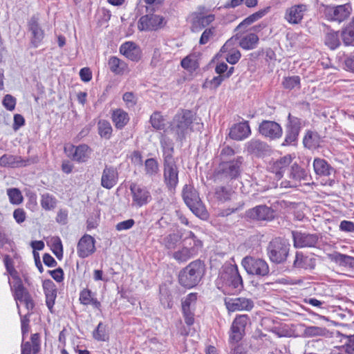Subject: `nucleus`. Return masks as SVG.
I'll list each match as a JSON object with an SVG mask.
<instances>
[{
  "label": "nucleus",
  "mask_w": 354,
  "mask_h": 354,
  "mask_svg": "<svg viewBox=\"0 0 354 354\" xmlns=\"http://www.w3.org/2000/svg\"><path fill=\"white\" fill-rule=\"evenodd\" d=\"M43 288L46 296V306L50 311L53 312V308L57 297V289L54 283L50 279L44 281Z\"/></svg>",
  "instance_id": "29"
},
{
  "label": "nucleus",
  "mask_w": 354,
  "mask_h": 354,
  "mask_svg": "<svg viewBox=\"0 0 354 354\" xmlns=\"http://www.w3.org/2000/svg\"><path fill=\"white\" fill-rule=\"evenodd\" d=\"M290 245L288 241L281 237L272 239L266 248L269 260L275 264L284 263L289 255Z\"/></svg>",
  "instance_id": "5"
},
{
  "label": "nucleus",
  "mask_w": 354,
  "mask_h": 354,
  "mask_svg": "<svg viewBox=\"0 0 354 354\" xmlns=\"http://www.w3.org/2000/svg\"><path fill=\"white\" fill-rule=\"evenodd\" d=\"M50 276L57 282H62L64 279V271L61 268H58L54 270H49Z\"/></svg>",
  "instance_id": "64"
},
{
  "label": "nucleus",
  "mask_w": 354,
  "mask_h": 354,
  "mask_svg": "<svg viewBox=\"0 0 354 354\" xmlns=\"http://www.w3.org/2000/svg\"><path fill=\"white\" fill-rule=\"evenodd\" d=\"M341 37L345 46H354V17L342 28Z\"/></svg>",
  "instance_id": "35"
},
{
  "label": "nucleus",
  "mask_w": 354,
  "mask_h": 354,
  "mask_svg": "<svg viewBox=\"0 0 354 354\" xmlns=\"http://www.w3.org/2000/svg\"><path fill=\"white\" fill-rule=\"evenodd\" d=\"M249 321L247 315L236 316L234 319L230 328V343L231 344L238 343L245 335V326Z\"/></svg>",
  "instance_id": "13"
},
{
  "label": "nucleus",
  "mask_w": 354,
  "mask_h": 354,
  "mask_svg": "<svg viewBox=\"0 0 354 354\" xmlns=\"http://www.w3.org/2000/svg\"><path fill=\"white\" fill-rule=\"evenodd\" d=\"M301 129V120L289 113L286 124L285 139L282 146H297Z\"/></svg>",
  "instance_id": "7"
},
{
  "label": "nucleus",
  "mask_w": 354,
  "mask_h": 354,
  "mask_svg": "<svg viewBox=\"0 0 354 354\" xmlns=\"http://www.w3.org/2000/svg\"><path fill=\"white\" fill-rule=\"evenodd\" d=\"M258 131L261 136L270 140L279 139L283 133L282 128L279 123L266 120L259 124Z\"/></svg>",
  "instance_id": "15"
},
{
  "label": "nucleus",
  "mask_w": 354,
  "mask_h": 354,
  "mask_svg": "<svg viewBox=\"0 0 354 354\" xmlns=\"http://www.w3.org/2000/svg\"><path fill=\"white\" fill-rule=\"evenodd\" d=\"M242 157L230 161L221 162L215 169L212 179L215 183H228L241 174Z\"/></svg>",
  "instance_id": "3"
},
{
  "label": "nucleus",
  "mask_w": 354,
  "mask_h": 354,
  "mask_svg": "<svg viewBox=\"0 0 354 354\" xmlns=\"http://www.w3.org/2000/svg\"><path fill=\"white\" fill-rule=\"evenodd\" d=\"M159 164L156 158H148L145 162V172L146 176L153 178L159 173Z\"/></svg>",
  "instance_id": "42"
},
{
  "label": "nucleus",
  "mask_w": 354,
  "mask_h": 354,
  "mask_svg": "<svg viewBox=\"0 0 354 354\" xmlns=\"http://www.w3.org/2000/svg\"><path fill=\"white\" fill-rule=\"evenodd\" d=\"M150 123L156 130H163L166 127L165 120L160 112H154L150 117Z\"/></svg>",
  "instance_id": "48"
},
{
  "label": "nucleus",
  "mask_w": 354,
  "mask_h": 354,
  "mask_svg": "<svg viewBox=\"0 0 354 354\" xmlns=\"http://www.w3.org/2000/svg\"><path fill=\"white\" fill-rule=\"evenodd\" d=\"M245 150L248 153L254 155L264 154L270 152V147L259 139L253 138L246 142Z\"/></svg>",
  "instance_id": "25"
},
{
  "label": "nucleus",
  "mask_w": 354,
  "mask_h": 354,
  "mask_svg": "<svg viewBox=\"0 0 354 354\" xmlns=\"http://www.w3.org/2000/svg\"><path fill=\"white\" fill-rule=\"evenodd\" d=\"M271 7L267 6L263 9L259 10V11L250 15L245 19H243L235 28V30H241L242 29H245L248 26L254 23L255 21L259 20L266 16L270 11ZM245 32V30H243V32Z\"/></svg>",
  "instance_id": "30"
},
{
  "label": "nucleus",
  "mask_w": 354,
  "mask_h": 354,
  "mask_svg": "<svg viewBox=\"0 0 354 354\" xmlns=\"http://www.w3.org/2000/svg\"><path fill=\"white\" fill-rule=\"evenodd\" d=\"M108 64L110 71L116 75L122 74L127 67L124 62L115 56L109 58Z\"/></svg>",
  "instance_id": "43"
},
{
  "label": "nucleus",
  "mask_w": 354,
  "mask_h": 354,
  "mask_svg": "<svg viewBox=\"0 0 354 354\" xmlns=\"http://www.w3.org/2000/svg\"><path fill=\"white\" fill-rule=\"evenodd\" d=\"M8 196L9 197L10 201L12 204H20L23 201V196L21 195V192L17 188H11L8 189Z\"/></svg>",
  "instance_id": "53"
},
{
  "label": "nucleus",
  "mask_w": 354,
  "mask_h": 354,
  "mask_svg": "<svg viewBox=\"0 0 354 354\" xmlns=\"http://www.w3.org/2000/svg\"><path fill=\"white\" fill-rule=\"evenodd\" d=\"M192 21L191 30L192 32H199L209 26L214 19V15L210 14L206 16L201 13H196Z\"/></svg>",
  "instance_id": "28"
},
{
  "label": "nucleus",
  "mask_w": 354,
  "mask_h": 354,
  "mask_svg": "<svg viewBox=\"0 0 354 354\" xmlns=\"http://www.w3.org/2000/svg\"><path fill=\"white\" fill-rule=\"evenodd\" d=\"M197 299L196 293H189L182 302V308H187L191 309L192 304H194Z\"/></svg>",
  "instance_id": "62"
},
{
  "label": "nucleus",
  "mask_w": 354,
  "mask_h": 354,
  "mask_svg": "<svg viewBox=\"0 0 354 354\" xmlns=\"http://www.w3.org/2000/svg\"><path fill=\"white\" fill-rule=\"evenodd\" d=\"M79 301L84 306L91 305L94 308L100 310L101 303L94 297V293L88 288H84L80 292Z\"/></svg>",
  "instance_id": "32"
},
{
  "label": "nucleus",
  "mask_w": 354,
  "mask_h": 354,
  "mask_svg": "<svg viewBox=\"0 0 354 354\" xmlns=\"http://www.w3.org/2000/svg\"><path fill=\"white\" fill-rule=\"evenodd\" d=\"M88 156H72L71 160H64L62 164V170L66 174H70L73 168V161L78 163L87 161Z\"/></svg>",
  "instance_id": "44"
},
{
  "label": "nucleus",
  "mask_w": 354,
  "mask_h": 354,
  "mask_svg": "<svg viewBox=\"0 0 354 354\" xmlns=\"http://www.w3.org/2000/svg\"><path fill=\"white\" fill-rule=\"evenodd\" d=\"M241 264L247 273L251 275L263 277L270 273L269 266L263 259L247 256L243 259Z\"/></svg>",
  "instance_id": "8"
},
{
  "label": "nucleus",
  "mask_w": 354,
  "mask_h": 354,
  "mask_svg": "<svg viewBox=\"0 0 354 354\" xmlns=\"http://www.w3.org/2000/svg\"><path fill=\"white\" fill-rule=\"evenodd\" d=\"M163 155H171L174 152V143L171 140L166 136H162L160 140Z\"/></svg>",
  "instance_id": "56"
},
{
  "label": "nucleus",
  "mask_w": 354,
  "mask_h": 354,
  "mask_svg": "<svg viewBox=\"0 0 354 354\" xmlns=\"http://www.w3.org/2000/svg\"><path fill=\"white\" fill-rule=\"evenodd\" d=\"M194 114L189 110H182L177 113L171 124L170 131L174 134L176 141L182 142L191 130Z\"/></svg>",
  "instance_id": "4"
},
{
  "label": "nucleus",
  "mask_w": 354,
  "mask_h": 354,
  "mask_svg": "<svg viewBox=\"0 0 354 354\" xmlns=\"http://www.w3.org/2000/svg\"><path fill=\"white\" fill-rule=\"evenodd\" d=\"M251 134V130L248 121L234 124L230 129V137L236 140H241Z\"/></svg>",
  "instance_id": "26"
},
{
  "label": "nucleus",
  "mask_w": 354,
  "mask_h": 354,
  "mask_svg": "<svg viewBox=\"0 0 354 354\" xmlns=\"http://www.w3.org/2000/svg\"><path fill=\"white\" fill-rule=\"evenodd\" d=\"M95 243V241L93 236L84 234L77 243V252L78 256L84 259L93 254L96 250Z\"/></svg>",
  "instance_id": "18"
},
{
  "label": "nucleus",
  "mask_w": 354,
  "mask_h": 354,
  "mask_svg": "<svg viewBox=\"0 0 354 354\" xmlns=\"http://www.w3.org/2000/svg\"><path fill=\"white\" fill-rule=\"evenodd\" d=\"M118 173L115 168L106 166L101 177V185L104 188L110 189L118 183Z\"/></svg>",
  "instance_id": "24"
},
{
  "label": "nucleus",
  "mask_w": 354,
  "mask_h": 354,
  "mask_svg": "<svg viewBox=\"0 0 354 354\" xmlns=\"http://www.w3.org/2000/svg\"><path fill=\"white\" fill-rule=\"evenodd\" d=\"M351 6L344 4L337 6H327L324 13L327 19L342 22L348 17L351 14Z\"/></svg>",
  "instance_id": "16"
},
{
  "label": "nucleus",
  "mask_w": 354,
  "mask_h": 354,
  "mask_svg": "<svg viewBox=\"0 0 354 354\" xmlns=\"http://www.w3.org/2000/svg\"><path fill=\"white\" fill-rule=\"evenodd\" d=\"M13 279L11 290L14 292V298L17 301L22 302L26 297L30 294L28 290L24 286L21 278L18 275L12 274Z\"/></svg>",
  "instance_id": "27"
},
{
  "label": "nucleus",
  "mask_w": 354,
  "mask_h": 354,
  "mask_svg": "<svg viewBox=\"0 0 354 354\" xmlns=\"http://www.w3.org/2000/svg\"><path fill=\"white\" fill-rule=\"evenodd\" d=\"M324 44L330 50L337 49L341 44L339 32L328 28L324 36Z\"/></svg>",
  "instance_id": "38"
},
{
  "label": "nucleus",
  "mask_w": 354,
  "mask_h": 354,
  "mask_svg": "<svg viewBox=\"0 0 354 354\" xmlns=\"http://www.w3.org/2000/svg\"><path fill=\"white\" fill-rule=\"evenodd\" d=\"M326 329L319 326H307L304 330L306 337L324 336L326 335Z\"/></svg>",
  "instance_id": "51"
},
{
  "label": "nucleus",
  "mask_w": 354,
  "mask_h": 354,
  "mask_svg": "<svg viewBox=\"0 0 354 354\" xmlns=\"http://www.w3.org/2000/svg\"><path fill=\"white\" fill-rule=\"evenodd\" d=\"M342 341H344L342 351L347 354H354V335L344 336Z\"/></svg>",
  "instance_id": "52"
},
{
  "label": "nucleus",
  "mask_w": 354,
  "mask_h": 354,
  "mask_svg": "<svg viewBox=\"0 0 354 354\" xmlns=\"http://www.w3.org/2000/svg\"><path fill=\"white\" fill-rule=\"evenodd\" d=\"M180 239L181 236L178 234H169L163 239L162 244L167 250H172L176 248Z\"/></svg>",
  "instance_id": "47"
},
{
  "label": "nucleus",
  "mask_w": 354,
  "mask_h": 354,
  "mask_svg": "<svg viewBox=\"0 0 354 354\" xmlns=\"http://www.w3.org/2000/svg\"><path fill=\"white\" fill-rule=\"evenodd\" d=\"M189 241H190L189 245H191L189 248H195L197 254L198 249L203 245L202 241L199 240L192 231L188 232V236H187L184 240L186 243Z\"/></svg>",
  "instance_id": "54"
},
{
  "label": "nucleus",
  "mask_w": 354,
  "mask_h": 354,
  "mask_svg": "<svg viewBox=\"0 0 354 354\" xmlns=\"http://www.w3.org/2000/svg\"><path fill=\"white\" fill-rule=\"evenodd\" d=\"M120 52L133 62H138L141 59L140 48L133 41H127L122 44L120 47Z\"/></svg>",
  "instance_id": "23"
},
{
  "label": "nucleus",
  "mask_w": 354,
  "mask_h": 354,
  "mask_svg": "<svg viewBox=\"0 0 354 354\" xmlns=\"http://www.w3.org/2000/svg\"><path fill=\"white\" fill-rule=\"evenodd\" d=\"M35 156H0V165L3 167H26L35 162Z\"/></svg>",
  "instance_id": "20"
},
{
  "label": "nucleus",
  "mask_w": 354,
  "mask_h": 354,
  "mask_svg": "<svg viewBox=\"0 0 354 354\" xmlns=\"http://www.w3.org/2000/svg\"><path fill=\"white\" fill-rule=\"evenodd\" d=\"M196 254L195 248L183 247L182 249L173 253L172 257L178 262L187 261Z\"/></svg>",
  "instance_id": "41"
},
{
  "label": "nucleus",
  "mask_w": 354,
  "mask_h": 354,
  "mask_svg": "<svg viewBox=\"0 0 354 354\" xmlns=\"http://www.w3.org/2000/svg\"><path fill=\"white\" fill-rule=\"evenodd\" d=\"M98 133L102 138L109 139L112 133V127L109 122L102 120L97 124Z\"/></svg>",
  "instance_id": "46"
},
{
  "label": "nucleus",
  "mask_w": 354,
  "mask_h": 354,
  "mask_svg": "<svg viewBox=\"0 0 354 354\" xmlns=\"http://www.w3.org/2000/svg\"><path fill=\"white\" fill-rule=\"evenodd\" d=\"M290 176L296 180H301L305 178L306 172L297 164L295 163L291 167Z\"/></svg>",
  "instance_id": "55"
},
{
  "label": "nucleus",
  "mask_w": 354,
  "mask_h": 354,
  "mask_svg": "<svg viewBox=\"0 0 354 354\" xmlns=\"http://www.w3.org/2000/svg\"><path fill=\"white\" fill-rule=\"evenodd\" d=\"M183 198L185 204L196 216L202 219L207 218V211L203 204L198 192L192 185H185L184 186Z\"/></svg>",
  "instance_id": "6"
},
{
  "label": "nucleus",
  "mask_w": 354,
  "mask_h": 354,
  "mask_svg": "<svg viewBox=\"0 0 354 354\" xmlns=\"http://www.w3.org/2000/svg\"><path fill=\"white\" fill-rule=\"evenodd\" d=\"M234 194V192L230 187L218 186L215 188V198L221 203L230 201Z\"/></svg>",
  "instance_id": "39"
},
{
  "label": "nucleus",
  "mask_w": 354,
  "mask_h": 354,
  "mask_svg": "<svg viewBox=\"0 0 354 354\" xmlns=\"http://www.w3.org/2000/svg\"><path fill=\"white\" fill-rule=\"evenodd\" d=\"M57 199L53 195L46 193L41 195V206L45 210H52L57 205Z\"/></svg>",
  "instance_id": "45"
},
{
  "label": "nucleus",
  "mask_w": 354,
  "mask_h": 354,
  "mask_svg": "<svg viewBox=\"0 0 354 354\" xmlns=\"http://www.w3.org/2000/svg\"><path fill=\"white\" fill-rule=\"evenodd\" d=\"M166 21L165 18L157 15H146L142 16L138 22V28L141 31L156 30L162 28Z\"/></svg>",
  "instance_id": "14"
},
{
  "label": "nucleus",
  "mask_w": 354,
  "mask_h": 354,
  "mask_svg": "<svg viewBox=\"0 0 354 354\" xmlns=\"http://www.w3.org/2000/svg\"><path fill=\"white\" fill-rule=\"evenodd\" d=\"M321 142L322 138L318 133L310 130L306 131L303 139L304 147L309 149H315L319 147Z\"/></svg>",
  "instance_id": "34"
},
{
  "label": "nucleus",
  "mask_w": 354,
  "mask_h": 354,
  "mask_svg": "<svg viewBox=\"0 0 354 354\" xmlns=\"http://www.w3.org/2000/svg\"><path fill=\"white\" fill-rule=\"evenodd\" d=\"M214 33H215V28L214 27L206 28L203 31V32L202 33V35L201 36V38L199 40V44L201 45L206 44L209 41V39L214 35Z\"/></svg>",
  "instance_id": "59"
},
{
  "label": "nucleus",
  "mask_w": 354,
  "mask_h": 354,
  "mask_svg": "<svg viewBox=\"0 0 354 354\" xmlns=\"http://www.w3.org/2000/svg\"><path fill=\"white\" fill-rule=\"evenodd\" d=\"M339 230L344 232H354V222L344 220L339 225Z\"/></svg>",
  "instance_id": "60"
},
{
  "label": "nucleus",
  "mask_w": 354,
  "mask_h": 354,
  "mask_svg": "<svg viewBox=\"0 0 354 354\" xmlns=\"http://www.w3.org/2000/svg\"><path fill=\"white\" fill-rule=\"evenodd\" d=\"M307 6L304 4H297L286 9L284 19L290 24H299L301 22Z\"/></svg>",
  "instance_id": "21"
},
{
  "label": "nucleus",
  "mask_w": 354,
  "mask_h": 354,
  "mask_svg": "<svg viewBox=\"0 0 354 354\" xmlns=\"http://www.w3.org/2000/svg\"><path fill=\"white\" fill-rule=\"evenodd\" d=\"M183 316L185 318V322L187 325L191 326L194 322V313L191 309H189L188 307L186 308H182Z\"/></svg>",
  "instance_id": "63"
},
{
  "label": "nucleus",
  "mask_w": 354,
  "mask_h": 354,
  "mask_svg": "<svg viewBox=\"0 0 354 354\" xmlns=\"http://www.w3.org/2000/svg\"><path fill=\"white\" fill-rule=\"evenodd\" d=\"M53 248L54 254L58 259H61L63 257V246L61 239L59 237L54 238Z\"/></svg>",
  "instance_id": "57"
},
{
  "label": "nucleus",
  "mask_w": 354,
  "mask_h": 354,
  "mask_svg": "<svg viewBox=\"0 0 354 354\" xmlns=\"http://www.w3.org/2000/svg\"><path fill=\"white\" fill-rule=\"evenodd\" d=\"M164 182L170 191L175 190L178 183V169L175 162L165 160Z\"/></svg>",
  "instance_id": "17"
},
{
  "label": "nucleus",
  "mask_w": 354,
  "mask_h": 354,
  "mask_svg": "<svg viewBox=\"0 0 354 354\" xmlns=\"http://www.w3.org/2000/svg\"><path fill=\"white\" fill-rule=\"evenodd\" d=\"M317 264V258L313 254H304L301 252H297L293 262V267L305 270H313Z\"/></svg>",
  "instance_id": "22"
},
{
  "label": "nucleus",
  "mask_w": 354,
  "mask_h": 354,
  "mask_svg": "<svg viewBox=\"0 0 354 354\" xmlns=\"http://www.w3.org/2000/svg\"><path fill=\"white\" fill-rule=\"evenodd\" d=\"M332 261L340 266L354 268V257L339 252H335L330 255Z\"/></svg>",
  "instance_id": "37"
},
{
  "label": "nucleus",
  "mask_w": 354,
  "mask_h": 354,
  "mask_svg": "<svg viewBox=\"0 0 354 354\" xmlns=\"http://www.w3.org/2000/svg\"><path fill=\"white\" fill-rule=\"evenodd\" d=\"M282 85L284 88L292 90L295 88L300 87V77L297 75L286 77L282 81Z\"/></svg>",
  "instance_id": "50"
},
{
  "label": "nucleus",
  "mask_w": 354,
  "mask_h": 354,
  "mask_svg": "<svg viewBox=\"0 0 354 354\" xmlns=\"http://www.w3.org/2000/svg\"><path fill=\"white\" fill-rule=\"evenodd\" d=\"M93 337L97 341L105 342L109 339L106 333V326L102 322H100L97 328L93 332Z\"/></svg>",
  "instance_id": "49"
},
{
  "label": "nucleus",
  "mask_w": 354,
  "mask_h": 354,
  "mask_svg": "<svg viewBox=\"0 0 354 354\" xmlns=\"http://www.w3.org/2000/svg\"><path fill=\"white\" fill-rule=\"evenodd\" d=\"M134 224H135L134 220L132 218H130V219L118 223L115 226V229L118 231L127 230L131 228Z\"/></svg>",
  "instance_id": "61"
},
{
  "label": "nucleus",
  "mask_w": 354,
  "mask_h": 354,
  "mask_svg": "<svg viewBox=\"0 0 354 354\" xmlns=\"http://www.w3.org/2000/svg\"><path fill=\"white\" fill-rule=\"evenodd\" d=\"M132 196V206L141 207L147 205L152 200L150 192L147 187L132 183L129 186Z\"/></svg>",
  "instance_id": "10"
},
{
  "label": "nucleus",
  "mask_w": 354,
  "mask_h": 354,
  "mask_svg": "<svg viewBox=\"0 0 354 354\" xmlns=\"http://www.w3.org/2000/svg\"><path fill=\"white\" fill-rule=\"evenodd\" d=\"M232 46L233 38H231L228 39L221 47V52H228L227 56L226 57L227 62L230 64H235L239 61L241 57V54L239 50L233 48Z\"/></svg>",
  "instance_id": "31"
},
{
  "label": "nucleus",
  "mask_w": 354,
  "mask_h": 354,
  "mask_svg": "<svg viewBox=\"0 0 354 354\" xmlns=\"http://www.w3.org/2000/svg\"><path fill=\"white\" fill-rule=\"evenodd\" d=\"M2 104L7 110L13 111L16 106V98L10 94H7L3 97Z\"/></svg>",
  "instance_id": "58"
},
{
  "label": "nucleus",
  "mask_w": 354,
  "mask_h": 354,
  "mask_svg": "<svg viewBox=\"0 0 354 354\" xmlns=\"http://www.w3.org/2000/svg\"><path fill=\"white\" fill-rule=\"evenodd\" d=\"M218 288L227 294L239 292L243 289V279L236 265L226 267L220 273Z\"/></svg>",
  "instance_id": "2"
},
{
  "label": "nucleus",
  "mask_w": 354,
  "mask_h": 354,
  "mask_svg": "<svg viewBox=\"0 0 354 354\" xmlns=\"http://www.w3.org/2000/svg\"><path fill=\"white\" fill-rule=\"evenodd\" d=\"M292 237L295 248H315L320 239L318 234H310L301 231H292Z\"/></svg>",
  "instance_id": "11"
},
{
  "label": "nucleus",
  "mask_w": 354,
  "mask_h": 354,
  "mask_svg": "<svg viewBox=\"0 0 354 354\" xmlns=\"http://www.w3.org/2000/svg\"><path fill=\"white\" fill-rule=\"evenodd\" d=\"M245 218L255 221H270L274 218V210L266 205H257L248 209Z\"/></svg>",
  "instance_id": "12"
},
{
  "label": "nucleus",
  "mask_w": 354,
  "mask_h": 354,
  "mask_svg": "<svg viewBox=\"0 0 354 354\" xmlns=\"http://www.w3.org/2000/svg\"><path fill=\"white\" fill-rule=\"evenodd\" d=\"M205 273V263L199 259L195 260L180 271L178 282L186 288H192L199 283Z\"/></svg>",
  "instance_id": "1"
},
{
  "label": "nucleus",
  "mask_w": 354,
  "mask_h": 354,
  "mask_svg": "<svg viewBox=\"0 0 354 354\" xmlns=\"http://www.w3.org/2000/svg\"><path fill=\"white\" fill-rule=\"evenodd\" d=\"M259 41V37L255 33L251 32L240 39L239 46L245 50H252L257 46Z\"/></svg>",
  "instance_id": "40"
},
{
  "label": "nucleus",
  "mask_w": 354,
  "mask_h": 354,
  "mask_svg": "<svg viewBox=\"0 0 354 354\" xmlns=\"http://www.w3.org/2000/svg\"><path fill=\"white\" fill-rule=\"evenodd\" d=\"M225 304L229 311H250L254 307V302L251 299L245 297H236L225 299Z\"/></svg>",
  "instance_id": "19"
},
{
  "label": "nucleus",
  "mask_w": 354,
  "mask_h": 354,
  "mask_svg": "<svg viewBox=\"0 0 354 354\" xmlns=\"http://www.w3.org/2000/svg\"><path fill=\"white\" fill-rule=\"evenodd\" d=\"M313 167L315 173L319 176H328L333 172V168L324 159L317 158L314 160Z\"/></svg>",
  "instance_id": "36"
},
{
  "label": "nucleus",
  "mask_w": 354,
  "mask_h": 354,
  "mask_svg": "<svg viewBox=\"0 0 354 354\" xmlns=\"http://www.w3.org/2000/svg\"><path fill=\"white\" fill-rule=\"evenodd\" d=\"M40 15L34 14L27 21V30L30 34V46L32 48L39 47L45 37V32L40 23Z\"/></svg>",
  "instance_id": "9"
},
{
  "label": "nucleus",
  "mask_w": 354,
  "mask_h": 354,
  "mask_svg": "<svg viewBox=\"0 0 354 354\" xmlns=\"http://www.w3.org/2000/svg\"><path fill=\"white\" fill-rule=\"evenodd\" d=\"M111 119L115 128L122 129L129 122V116L123 109H117L112 111Z\"/></svg>",
  "instance_id": "33"
}]
</instances>
